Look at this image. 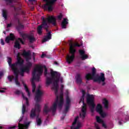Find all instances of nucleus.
I'll return each mask as SVG.
<instances>
[{
	"mask_svg": "<svg viewBox=\"0 0 129 129\" xmlns=\"http://www.w3.org/2000/svg\"><path fill=\"white\" fill-rule=\"evenodd\" d=\"M50 74L51 77H47L46 80V85H50L53 83V89L54 90L55 94L56 95V99L52 106L50 108H48V106L45 105L43 109L44 112L45 113H48L50 112L51 110L52 111V113L54 114L56 112V109H57V105L58 104V107L60 109H62V106L63 103H64V98L62 96H60L59 98L60 100L59 102V96L57 95L58 94V88H59V85H58V82L60 79L59 78V74L58 72L53 71V70H51Z\"/></svg>",
	"mask_w": 129,
	"mask_h": 129,
	"instance_id": "obj_1",
	"label": "nucleus"
},
{
	"mask_svg": "<svg viewBox=\"0 0 129 129\" xmlns=\"http://www.w3.org/2000/svg\"><path fill=\"white\" fill-rule=\"evenodd\" d=\"M41 19L42 21V24L41 25H39L37 27V33L39 35L42 34V29H44L45 30L46 32H47V34L46 36L43 39L42 43H45V42H47V41H49V40H51L52 39V31H49V28L50 26L48 25L47 23V21L48 23L49 24H52L53 26H56V18L53 16H49L45 19V17H42Z\"/></svg>",
	"mask_w": 129,
	"mask_h": 129,
	"instance_id": "obj_2",
	"label": "nucleus"
},
{
	"mask_svg": "<svg viewBox=\"0 0 129 129\" xmlns=\"http://www.w3.org/2000/svg\"><path fill=\"white\" fill-rule=\"evenodd\" d=\"M39 88L36 90V92L35 94V100L36 101L35 107V108H33L31 110V113H30V117L31 118H34L35 116L37 115L36 117V122L37 123V125H41L42 124V119L39 118V113H40L41 111V106L39 104L42 100V96L43 95V92L40 90V86H39ZM37 112V114H36Z\"/></svg>",
	"mask_w": 129,
	"mask_h": 129,
	"instance_id": "obj_3",
	"label": "nucleus"
},
{
	"mask_svg": "<svg viewBox=\"0 0 129 129\" xmlns=\"http://www.w3.org/2000/svg\"><path fill=\"white\" fill-rule=\"evenodd\" d=\"M86 79L87 81L89 80H93L94 82L102 83V86L105 84V77L104 74L101 73L100 76L96 74V69L93 68L92 69V74L88 73L86 75Z\"/></svg>",
	"mask_w": 129,
	"mask_h": 129,
	"instance_id": "obj_4",
	"label": "nucleus"
},
{
	"mask_svg": "<svg viewBox=\"0 0 129 129\" xmlns=\"http://www.w3.org/2000/svg\"><path fill=\"white\" fill-rule=\"evenodd\" d=\"M43 69L41 66H37L35 68L32 72V79L31 83L32 85V92L34 93L36 91V84L34 80L36 81H40V77L43 73Z\"/></svg>",
	"mask_w": 129,
	"mask_h": 129,
	"instance_id": "obj_5",
	"label": "nucleus"
},
{
	"mask_svg": "<svg viewBox=\"0 0 129 129\" xmlns=\"http://www.w3.org/2000/svg\"><path fill=\"white\" fill-rule=\"evenodd\" d=\"M75 47H80V44L78 43H70V53L72 55H68L66 57L67 62L68 64H71L72 62H73L74 58H75V53H76V49Z\"/></svg>",
	"mask_w": 129,
	"mask_h": 129,
	"instance_id": "obj_6",
	"label": "nucleus"
},
{
	"mask_svg": "<svg viewBox=\"0 0 129 129\" xmlns=\"http://www.w3.org/2000/svg\"><path fill=\"white\" fill-rule=\"evenodd\" d=\"M82 96L81 97L80 100L79 101V103H80V102H83V106L81 110L82 112L80 114V116H81V118L84 119V118H85V115H86V110H87L86 104L84 103V97H85V94L86 93V92L85 91V90H83L82 91Z\"/></svg>",
	"mask_w": 129,
	"mask_h": 129,
	"instance_id": "obj_7",
	"label": "nucleus"
},
{
	"mask_svg": "<svg viewBox=\"0 0 129 129\" xmlns=\"http://www.w3.org/2000/svg\"><path fill=\"white\" fill-rule=\"evenodd\" d=\"M70 102H71V100H70L69 96H67L64 105V110L63 111V116L61 118V120L64 119L67 112H68V110H69V108H70Z\"/></svg>",
	"mask_w": 129,
	"mask_h": 129,
	"instance_id": "obj_8",
	"label": "nucleus"
},
{
	"mask_svg": "<svg viewBox=\"0 0 129 129\" xmlns=\"http://www.w3.org/2000/svg\"><path fill=\"white\" fill-rule=\"evenodd\" d=\"M32 62H28L27 63V66L24 67H21L20 69V75L21 76H22V77H24L25 72H26V73H29L30 72V68L32 67Z\"/></svg>",
	"mask_w": 129,
	"mask_h": 129,
	"instance_id": "obj_9",
	"label": "nucleus"
},
{
	"mask_svg": "<svg viewBox=\"0 0 129 129\" xmlns=\"http://www.w3.org/2000/svg\"><path fill=\"white\" fill-rule=\"evenodd\" d=\"M43 1L46 2V4L44 5V9L51 12L53 11L54 3L57 2V0H43Z\"/></svg>",
	"mask_w": 129,
	"mask_h": 129,
	"instance_id": "obj_10",
	"label": "nucleus"
},
{
	"mask_svg": "<svg viewBox=\"0 0 129 129\" xmlns=\"http://www.w3.org/2000/svg\"><path fill=\"white\" fill-rule=\"evenodd\" d=\"M24 65V60L21 57H17V61L12 65V70H19L18 67H23Z\"/></svg>",
	"mask_w": 129,
	"mask_h": 129,
	"instance_id": "obj_11",
	"label": "nucleus"
},
{
	"mask_svg": "<svg viewBox=\"0 0 129 129\" xmlns=\"http://www.w3.org/2000/svg\"><path fill=\"white\" fill-rule=\"evenodd\" d=\"M19 15H20V13H19L18 12H16L14 15V17L15 20H17L18 23V25L16 26V29L20 32L21 30H23V29H24L25 26H24V25H23V24H22V23H21L20 19H19L17 17Z\"/></svg>",
	"mask_w": 129,
	"mask_h": 129,
	"instance_id": "obj_12",
	"label": "nucleus"
},
{
	"mask_svg": "<svg viewBox=\"0 0 129 129\" xmlns=\"http://www.w3.org/2000/svg\"><path fill=\"white\" fill-rule=\"evenodd\" d=\"M87 103L88 105H93L94 103V96L93 95L87 94Z\"/></svg>",
	"mask_w": 129,
	"mask_h": 129,
	"instance_id": "obj_13",
	"label": "nucleus"
},
{
	"mask_svg": "<svg viewBox=\"0 0 129 129\" xmlns=\"http://www.w3.org/2000/svg\"><path fill=\"white\" fill-rule=\"evenodd\" d=\"M77 120H78V116L75 117L74 121L73 122L72 126L71 127V129H79L80 127H81V123L80 122H78V125L75 127V124L77 123Z\"/></svg>",
	"mask_w": 129,
	"mask_h": 129,
	"instance_id": "obj_14",
	"label": "nucleus"
},
{
	"mask_svg": "<svg viewBox=\"0 0 129 129\" xmlns=\"http://www.w3.org/2000/svg\"><path fill=\"white\" fill-rule=\"evenodd\" d=\"M79 52L80 55V58L84 61V60H86V59H88V55L85 54V50L80 49L79 50Z\"/></svg>",
	"mask_w": 129,
	"mask_h": 129,
	"instance_id": "obj_15",
	"label": "nucleus"
},
{
	"mask_svg": "<svg viewBox=\"0 0 129 129\" xmlns=\"http://www.w3.org/2000/svg\"><path fill=\"white\" fill-rule=\"evenodd\" d=\"M23 56L25 57L26 61H29L31 59V53L29 51H26V50H24L22 53Z\"/></svg>",
	"mask_w": 129,
	"mask_h": 129,
	"instance_id": "obj_16",
	"label": "nucleus"
},
{
	"mask_svg": "<svg viewBox=\"0 0 129 129\" xmlns=\"http://www.w3.org/2000/svg\"><path fill=\"white\" fill-rule=\"evenodd\" d=\"M15 39H16V38L14 34L10 33V36L6 37L5 42H6V43H10V41H14Z\"/></svg>",
	"mask_w": 129,
	"mask_h": 129,
	"instance_id": "obj_17",
	"label": "nucleus"
},
{
	"mask_svg": "<svg viewBox=\"0 0 129 129\" xmlns=\"http://www.w3.org/2000/svg\"><path fill=\"white\" fill-rule=\"evenodd\" d=\"M76 81L77 84H79V85L82 84V78L81 77V75H80V74H77Z\"/></svg>",
	"mask_w": 129,
	"mask_h": 129,
	"instance_id": "obj_18",
	"label": "nucleus"
},
{
	"mask_svg": "<svg viewBox=\"0 0 129 129\" xmlns=\"http://www.w3.org/2000/svg\"><path fill=\"white\" fill-rule=\"evenodd\" d=\"M68 25V20L67 18H64L61 22V28L66 29L67 26Z\"/></svg>",
	"mask_w": 129,
	"mask_h": 129,
	"instance_id": "obj_19",
	"label": "nucleus"
},
{
	"mask_svg": "<svg viewBox=\"0 0 129 129\" xmlns=\"http://www.w3.org/2000/svg\"><path fill=\"white\" fill-rule=\"evenodd\" d=\"M12 71L14 72V75H15V81H18V79L19 78V74H20V70H17L15 69H14V70H12Z\"/></svg>",
	"mask_w": 129,
	"mask_h": 129,
	"instance_id": "obj_20",
	"label": "nucleus"
},
{
	"mask_svg": "<svg viewBox=\"0 0 129 129\" xmlns=\"http://www.w3.org/2000/svg\"><path fill=\"white\" fill-rule=\"evenodd\" d=\"M96 110L97 112H98V113L101 112V111H103V110H102V106H101V104H98L97 105V107L96 108Z\"/></svg>",
	"mask_w": 129,
	"mask_h": 129,
	"instance_id": "obj_21",
	"label": "nucleus"
},
{
	"mask_svg": "<svg viewBox=\"0 0 129 129\" xmlns=\"http://www.w3.org/2000/svg\"><path fill=\"white\" fill-rule=\"evenodd\" d=\"M3 17L5 20H8V11L7 10H3Z\"/></svg>",
	"mask_w": 129,
	"mask_h": 129,
	"instance_id": "obj_22",
	"label": "nucleus"
},
{
	"mask_svg": "<svg viewBox=\"0 0 129 129\" xmlns=\"http://www.w3.org/2000/svg\"><path fill=\"white\" fill-rule=\"evenodd\" d=\"M103 104H104L105 108L107 109L108 108V101L106 99H104L103 100Z\"/></svg>",
	"mask_w": 129,
	"mask_h": 129,
	"instance_id": "obj_23",
	"label": "nucleus"
},
{
	"mask_svg": "<svg viewBox=\"0 0 129 129\" xmlns=\"http://www.w3.org/2000/svg\"><path fill=\"white\" fill-rule=\"evenodd\" d=\"M23 86H24V88L26 92L28 93V96L30 97L31 96V93H30V91H29V88H28L27 85L24 83V82H23Z\"/></svg>",
	"mask_w": 129,
	"mask_h": 129,
	"instance_id": "obj_24",
	"label": "nucleus"
},
{
	"mask_svg": "<svg viewBox=\"0 0 129 129\" xmlns=\"http://www.w3.org/2000/svg\"><path fill=\"white\" fill-rule=\"evenodd\" d=\"M27 39L29 40L30 43H33V42H35V37H33L32 35H29Z\"/></svg>",
	"mask_w": 129,
	"mask_h": 129,
	"instance_id": "obj_25",
	"label": "nucleus"
},
{
	"mask_svg": "<svg viewBox=\"0 0 129 129\" xmlns=\"http://www.w3.org/2000/svg\"><path fill=\"white\" fill-rule=\"evenodd\" d=\"M7 62L10 66V67H11V69H12V65H13V64H12V61H13V60L12 59L11 57H10L9 56L7 57Z\"/></svg>",
	"mask_w": 129,
	"mask_h": 129,
	"instance_id": "obj_26",
	"label": "nucleus"
},
{
	"mask_svg": "<svg viewBox=\"0 0 129 129\" xmlns=\"http://www.w3.org/2000/svg\"><path fill=\"white\" fill-rule=\"evenodd\" d=\"M20 46L21 45L20 44V42H19V41H16L15 42V45H14L15 48H18V49H21Z\"/></svg>",
	"mask_w": 129,
	"mask_h": 129,
	"instance_id": "obj_27",
	"label": "nucleus"
},
{
	"mask_svg": "<svg viewBox=\"0 0 129 129\" xmlns=\"http://www.w3.org/2000/svg\"><path fill=\"white\" fill-rule=\"evenodd\" d=\"M20 35L21 36V37H22L24 40H25V39H27V38L28 39L29 36V34H26L25 33H20Z\"/></svg>",
	"mask_w": 129,
	"mask_h": 129,
	"instance_id": "obj_28",
	"label": "nucleus"
},
{
	"mask_svg": "<svg viewBox=\"0 0 129 129\" xmlns=\"http://www.w3.org/2000/svg\"><path fill=\"white\" fill-rule=\"evenodd\" d=\"M10 7H11V8H13L15 12H19V11H20L21 10V8L16 7H15L14 5H11Z\"/></svg>",
	"mask_w": 129,
	"mask_h": 129,
	"instance_id": "obj_29",
	"label": "nucleus"
},
{
	"mask_svg": "<svg viewBox=\"0 0 129 129\" xmlns=\"http://www.w3.org/2000/svg\"><path fill=\"white\" fill-rule=\"evenodd\" d=\"M22 97H23V99H25L26 100V105H27V106H29V99H28V98L26 97V96H25V95L23 93H22Z\"/></svg>",
	"mask_w": 129,
	"mask_h": 129,
	"instance_id": "obj_30",
	"label": "nucleus"
},
{
	"mask_svg": "<svg viewBox=\"0 0 129 129\" xmlns=\"http://www.w3.org/2000/svg\"><path fill=\"white\" fill-rule=\"evenodd\" d=\"M6 3H9V4H13V3H18L17 0H4Z\"/></svg>",
	"mask_w": 129,
	"mask_h": 129,
	"instance_id": "obj_31",
	"label": "nucleus"
},
{
	"mask_svg": "<svg viewBox=\"0 0 129 129\" xmlns=\"http://www.w3.org/2000/svg\"><path fill=\"white\" fill-rule=\"evenodd\" d=\"M27 112V110H26V105L25 104H23L22 105V114L24 115L25 113Z\"/></svg>",
	"mask_w": 129,
	"mask_h": 129,
	"instance_id": "obj_32",
	"label": "nucleus"
},
{
	"mask_svg": "<svg viewBox=\"0 0 129 129\" xmlns=\"http://www.w3.org/2000/svg\"><path fill=\"white\" fill-rule=\"evenodd\" d=\"M96 120H97V122H99V123H101L103 122V120H102V119H101V118H100V117L98 116H96Z\"/></svg>",
	"mask_w": 129,
	"mask_h": 129,
	"instance_id": "obj_33",
	"label": "nucleus"
},
{
	"mask_svg": "<svg viewBox=\"0 0 129 129\" xmlns=\"http://www.w3.org/2000/svg\"><path fill=\"white\" fill-rule=\"evenodd\" d=\"M99 113V114H100L101 116L103 118H104V117H105V116H106V113H105L104 112H103V110L101 111Z\"/></svg>",
	"mask_w": 129,
	"mask_h": 129,
	"instance_id": "obj_34",
	"label": "nucleus"
},
{
	"mask_svg": "<svg viewBox=\"0 0 129 129\" xmlns=\"http://www.w3.org/2000/svg\"><path fill=\"white\" fill-rule=\"evenodd\" d=\"M18 129H25V125L19 123L18 124Z\"/></svg>",
	"mask_w": 129,
	"mask_h": 129,
	"instance_id": "obj_35",
	"label": "nucleus"
},
{
	"mask_svg": "<svg viewBox=\"0 0 129 129\" xmlns=\"http://www.w3.org/2000/svg\"><path fill=\"white\" fill-rule=\"evenodd\" d=\"M95 105H96L95 104H94V105H90V106L91 107V112H94V108L95 107Z\"/></svg>",
	"mask_w": 129,
	"mask_h": 129,
	"instance_id": "obj_36",
	"label": "nucleus"
},
{
	"mask_svg": "<svg viewBox=\"0 0 129 129\" xmlns=\"http://www.w3.org/2000/svg\"><path fill=\"white\" fill-rule=\"evenodd\" d=\"M14 76H9L8 77V79L9 80L10 82H12V81H13V79H14Z\"/></svg>",
	"mask_w": 129,
	"mask_h": 129,
	"instance_id": "obj_37",
	"label": "nucleus"
},
{
	"mask_svg": "<svg viewBox=\"0 0 129 129\" xmlns=\"http://www.w3.org/2000/svg\"><path fill=\"white\" fill-rule=\"evenodd\" d=\"M16 94H17V95H20V94H22V95L23 96V94H24V93H23V92L20 91V90H17L15 92Z\"/></svg>",
	"mask_w": 129,
	"mask_h": 129,
	"instance_id": "obj_38",
	"label": "nucleus"
},
{
	"mask_svg": "<svg viewBox=\"0 0 129 129\" xmlns=\"http://www.w3.org/2000/svg\"><path fill=\"white\" fill-rule=\"evenodd\" d=\"M62 18H63V15H62L61 13H60V15H59L57 16V19L58 20H59L60 21H61V20H62Z\"/></svg>",
	"mask_w": 129,
	"mask_h": 129,
	"instance_id": "obj_39",
	"label": "nucleus"
},
{
	"mask_svg": "<svg viewBox=\"0 0 129 129\" xmlns=\"http://www.w3.org/2000/svg\"><path fill=\"white\" fill-rule=\"evenodd\" d=\"M19 41H20V42L23 44L24 45L25 44V42H24V41H23V39H22V38H18Z\"/></svg>",
	"mask_w": 129,
	"mask_h": 129,
	"instance_id": "obj_40",
	"label": "nucleus"
},
{
	"mask_svg": "<svg viewBox=\"0 0 129 129\" xmlns=\"http://www.w3.org/2000/svg\"><path fill=\"white\" fill-rule=\"evenodd\" d=\"M15 83L17 86H21V84L19 83V81H15Z\"/></svg>",
	"mask_w": 129,
	"mask_h": 129,
	"instance_id": "obj_41",
	"label": "nucleus"
},
{
	"mask_svg": "<svg viewBox=\"0 0 129 129\" xmlns=\"http://www.w3.org/2000/svg\"><path fill=\"white\" fill-rule=\"evenodd\" d=\"M48 74V70H47L46 68H45L44 69V75L46 76Z\"/></svg>",
	"mask_w": 129,
	"mask_h": 129,
	"instance_id": "obj_42",
	"label": "nucleus"
},
{
	"mask_svg": "<svg viewBox=\"0 0 129 129\" xmlns=\"http://www.w3.org/2000/svg\"><path fill=\"white\" fill-rule=\"evenodd\" d=\"M102 123V127H104V128H106V127H107V126H106V124H105V123H104L103 122Z\"/></svg>",
	"mask_w": 129,
	"mask_h": 129,
	"instance_id": "obj_43",
	"label": "nucleus"
},
{
	"mask_svg": "<svg viewBox=\"0 0 129 129\" xmlns=\"http://www.w3.org/2000/svg\"><path fill=\"white\" fill-rule=\"evenodd\" d=\"M1 44L4 45H5V41H4V39H1Z\"/></svg>",
	"mask_w": 129,
	"mask_h": 129,
	"instance_id": "obj_44",
	"label": "nucleus"
},
{
	"mask_svg": "<svg viewBox=\"0 0 129 129\" xmlns=\"http://www.w3.org/2000/svg\"><path fill=\"white\" fill-rule=\"evenodd\" d=\"M16 126H16V125L11 126L9 127V128H10V129H12V128L15 129V128H16Z\"/></svg>",
	"mask_w": 129,
	"mask_h": 129,
	"instance_id": "obj_45",
	"label": "nucleus"
},
{
	"mask_svg": "<svg viewBox=\"0 0 129 129\" xmlns=\"http://www.w3.org/2000/svg\"><path fill=\"white\" fill-rule=\"evenodd\" d=\"M21 15H23V16H25V15H26V12H25L24 11H21Z\"/></svg>",
	"mask_w": 129,
	"mask_h": 129,
	"instance_id": "obj_46",
	"label": "nucleus"
},
{
	"mask_svg": "<svg viewBox=\"0 0 129 129\" xmlns=\"http://www.w3.org/2000/svg\"><path fill=\"white\" fill-rule=\"evenodd\" d=\"M26 127H28V126H29V125H30V122H27L26 123H25V124Z\"/></svg>",
	"mask_w": 129,
	"mask_h": 129,
	"instance_id": "obj_47",
	"label": "nucleus"
},
{
	"mask_svg": "<svg viewBox=\"0 0 129 129\" xmlns=\"http://www.w3.org/2000/svg\"><path fill=\"white\" fill-rule=\"evenodd\" d=\"M24 118V115L20 117V119L19 120V122H21V121H22L23 120V119Z\"/></svg>",
	"mask_w": 129,
	"mask_h": 129,
	"instance_id": "obj_48",
	"label": "nucleus"
},
{
	"mask_svg": "<svg viewBox=\"0 0 129 129\" xmlns=\"http://www.w3.org/2000/svg\"><path fill=\"white\" fill-rule=\"evenodd\" d=\"M4 76V73L3 72H0V77H2V76Z\"/></svg>",
	"mask_w": 129,
	"mask_h": 129,
	"instance_id": "obj_49",
	"label": "nucleus"
},
{
	"mask_svg": "<svg viewBox=\"0 0 129 129\" xmlns=\"http://www.w3.org/2000/svg\"><path fill=\"white\" fill-rule=\"evenodd\" d=\"M10 27H12V24H8L7 25V28H10Z\"/></svg>",
	"mask_w": 129,
	"mask_h": 129,
	"instance_id": "obj_50",
	"label": "nucleus"
},
{
	"mask_svg": "<svg viewBox=\"0 0 129 129\" xmlns=\"http://www.w3.org/2000/svg\"><path fill=\"white\" fill-rule=\"evenodd\" d=\"M60 88H61V90H62V89H64V85H61V86H60Z\"/></svg>",
	"mask_w": 129,
	"mask_h": 129,
	"instance_id": "obj_51",
	"label": "nucleus"
},
{
	"mask_svg": "<svg viewBox=\"0 0 129 129\" xmlns=\"http://www.w3.org/2000/svg\"><path fill=\"white\" fill-rule=\"evenodd\" d=\"M45 56H46V54L43 53L42 55H41V58H44V57H45Z\"/></svg>",
	"mask_w": 129,
	"mask_h": 129,
	"instance_id": "obj_52",
	"label": "nucleus"
},
{
	"mask_svg": "<svg viewBox=\"0 0 129 129\" xmlns=\"http://www.w3.org/2000/svg\"><path fill=\"white\" fill-rule=\"evenodd\" d=\"M0 93H5V90H0Z\"/></svg>",
	"mask_w": 129,
	"mask_h": 129,
	"instance_id": "obj_53",
	"label": "nucleus"
},
{
	"mask_svg": "<svg viewBox=\"0 0 129 129\" xmlns=\"http://www.w3.org/2000/svg\"><path fill=\"white\" fill-rule=\"evenodd\" d=\"M28 1H29L30 3H33V2H35V0H28Z\"/></svg>",
	"mask_w": 129,
	"mask_h": 129,
	"instance_id": "obj_54",
	"label": "nucleus"
},
{
	"mask_svg": "<svg viewBox=\"0 0 129 129\" xmlns=\"http://www.w3.org/2000/svg\"><path fill=\"white\" fill-rule=\"evenodd\" d=\"M118 124H119L120 125H121V124H122V122L121 121H119L118 122Z\"/></svg>",
	"mask_w": 129,
	"mask_h": 129,
	"instance_id": "obj_55",
	"label": "nucleus"
},
{
	"mask_svg": "<svg viewBox=\"0 0 129 129\" xmlns=\"http://www.w3.org/2000/svg\"><path fill=\"white\" fill-rule=\"evenodd\" d=\"M54 63L55 64V65H58L59 64V63H58V62H57V61H54Z\"/></svg>",
	"mask_w": 129,
	"mask_h": 129,
	"instance_id": "obj_56",
	"label": "nucleus"
},
{
	"mask_svg": "<svg viewBox=\"0 0 129 129\" xmlns=\"http://www.w3.org/2000/svg\"><path fill=\"white\" fill-rule=\"evenodd\" d=\"M36 60V57H35V55L33 56V60L35 61Z\"/></svg>",
	"mask_w": 129,
	"mask_h": 129,
	"instance_id": "obj_57",
	"label": "nucleus"
},
{
	"mask_svg": "<svg viewBox=\"0 0 129 129\" xmlns=\"http://www.w3.org/2000/svg\"><path fill=\"white\" fill-rule=\"evenodd\" d=\"M3 128V126H0V129H2Z\"/></svg>",
	"mask_w": 129,
	"mask_h": 129,
	"instance_id": "obj_58",
	"label": "nucleus"
},
{
	"mask_svg": "<svg viewBox=\"0 0 129 129\" xmlns=\"http://www.w3.org/2000/svg\"><path fill=\"white\" fill-rule=\"evenodd\" d=\"M3 89L6 90V88H3Z\"/></svg>",
	"mask_w": 129,
	"mask_h": 129,
	"instance_id": "obj_59",
	"label": "nucleus"
},
{
	"mask_svg": "<svg viewBox=\"0 0 129 129\" xmlns=\"http://www.w3.org/2000/svg\"><path fill=\"white\" fill-rule=\"evenodd\" d=\"M4 34H6V32L4 31Z\"/></svg>",
	"mask_w": 129,
	"mask_h": 129,
	"instance_id": "obj_60",
	"label": "nucleus"
},
{
	"mask_svg": "<svg viewBox=\"0 0 129 129\" xmlns=\"http://www.w3.org/2000/svg\"><path fill=\"white\" fill-rule=\"evenodd\" d=\"M33 55H35V53H34V52H33Z\"/></svg>",
	"mask_w": 129,
	"mask_h": 129,
	"instance_id": "obj_61",
	"label": "nucleus"
},
{
	"mask_svg": "<svg viewBox=\"0 0 129 129\" xmlns=\"http://www.w3.org/2000/svg\"><path fill=\"white\" fill-rule=\"evenodd\" d=\"M86 83H87V81L86 82Z\"/></svg>",
	"mask_w": 129,
	"mask_h": 129,
	"instance_id": "obj_62",
	"label": "nucleus"
}]
</instances>
